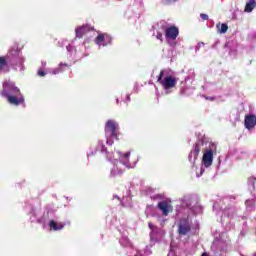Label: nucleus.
<instances>
[{"mask_svg": "<svg viewBox=\"0 0 256 256\" xmlns=\"http://www.w3.org/2000/svg\"><path fill=\"white\" fill-rule=\"evenodd\" d=\"M1 97H5L10 105L19 107L22 103H25V98L21 94V90L15 86L4 84L3 89L0 91Z\"/></svg>", "mask_w": 256, "mask_h": 256, "instance_id": "nucleus-1", "label": "nucleus"}, {"mask_svg": "<svg viewBox=\"0 0 256 256\" xmlns=\"http://www.w3.org/2000/svg\"><path fill=\"white\" fill-rule=\"evenodd\" d=\"M131 152L120 154L119 162L116 163L110 173V177H121L127 169H131V162H129Z\"/></svg>", "mask_w": 256, "mask_h": 256, "instance_id": "nucleus-2", "label": "nucleus"}, {"mask_svg": "<svg viewBox=\"0 0 256 256\" xmlns=\"http://www.w3.org/2000/svg\"><path fill=\"white\" fill-rule=\"evenodd\" d=\"M163 77H165V70H161L160 74L158 76L157 82L160 83V85H162V87L164 89H173V87H176L177 85V79L174 78L171 75L166 76L164 79Z\"/></svg>", "mask_w": 256, "mask_h": 256, "instance_id": "nucleus-3", "label": "nucleus"}, {"mask_svg": "<svg viewBox=\"0 0 256 256\" xmlns=\"http://www.w3.org/2000/svg\"><path fill=\"white\" fill-rule=\"evenodd\" d=\"M119 129V124L114 120H108L105 125V133H110V137H114V139L119 140V134L117 132Z\"/></svg>", "mask_w": 256, "mask_h": 256, "instance_id": "nucleus-4", "label": "nucleus"}, {"mask_svg": "<svg viewBox=\"0 0 256 256\" xmlns=\"http://www.w3.org/2000/svg\"><path fill=\"white\" fill-rule=\"evenodd\" d=\"M177 233L181 237H185V235H189V233H191V224L189 223V220L186 218H182L180 220Z\"/></svg>", "mask_w": 256, "mask_h": 256, "instance_id": "nucleus-5", "label": "nucleus"}, {"mask_svg": "<svg viewBox=\"0 0 256 256\" xmlns=\"http://www.w3.org/2000/svg\"><path fill=\"white\" fill-rule=\"evenodd\" d=\"M157 207L159 211L162 212V215H164V217H167L170 213L173 212V205H171L170 202L167 200L158 202Z\"/></svg>", "mask_w": 256, "mask_h": 256, "instance_id": "nucleus-6", "label": "nucleus"}, {"mask_svg": "<svg viewBox=\"0 0 256 256\" xmlns=\"http://www.w3.org/2000/svg\"><path fill=\"white\" fill-rule=\"evenodd\" d=\"M90 31H94V28L89 24L79 26L75 29L76 37L78 39H83V35H87V33H90Z\"/></svg>", "mask_w": 256, "mask_h": 256, "instance_id": "nucleus-7", "label": "nucleus"}, {"mask_svg": "<svg viewBox=\"0 0 256 256\" xmlns=\"http://www.w3.org/2000/svg\"><path fill=\"white\" fill-rule=\"evenodd\" d=\"M165 37L170 41H175L179 37V28L176 26H170L165 29Z\"/></svg>", "mask_w": 256, "mask_h": 256, "instance_id": "nucleus-8", "label": "nucleus"}, {"mask_svg": "<svg viewBox=\"0 0 256 256\" xmlns=\"http://www.w3.org/2000/svg\"><path fill=\"white\" fill-rule=\"evenodd\" d=\"M203 147V142L198 141L193 145V149L191 150L189 154V159L192 157L194 158V161H197V158L199 157V154L201 153V149Z\"/></svg>", "mask_w": 256, "mask_h": 256, "instance_id": "nucleus-9", "label": "nucleus"}, {"mask_svg": "<svg viewBox=\"0 0 256 256\" xmlns=\"http://www.w3.org/2000/svg\"><path fill=\"white\" fill-rule=\"evenodd\" d=\"M204 167H211L213 165V150H206L202 157Z\"/></svg>", "mask_w": 256, "mask_h": 256, "instance_id": "nucleus-10", "label": "nucleus"}, {"mask_svg": "<svg viewBox=\"0 0 256 256\" xmlns=\"http://www.w3.org/2000/svg\"><path fill=\"white\" fill-rule=\"evenodd\" d=\"M244 125L248 130L254 129L256 125V116L253 114L246 115Z\"/></svg>", "mask_w": 256, "mask_h": 256, "instance_id": "nucleus-11", "label": "nucleus"}, {"mask_svg": "<svg viewBox=\"0 0 256 256\" xmlns=\"http://www.w3.org/2000/svg\"><path fill=\"white\" fill-rule=\"evenodd\" d=\"M49 227H50V229H53V231H61V229H63V227H65V224L57 223V222H55V220H51L49 222Z\"/></svg>", "mask_w": 256, "mask_h": 256, "instance_id": "nucleus-12", "label": "nucleus"}, {"mask_svg": "<svg viewBox=\"0 0 256 256\" xmlns=\"http://www.w3.org/2000/svg\"><path fill=\"white\" fill-rule=\"evenodd\" d=\"M256 7V2L255 0H249L247 3H246V6H245V9L244 11L246 13H251V11H253V9H255Z\"/></svg>", "mask_w": 256, "mask_h": 256, "instance_id": "nucleus-13", "label": "nucleus"}, {"mask_svg": "<svg viewBox=\"0 0 256 256\" xmlns=\"http://www.w3.org/2000/svg\"><path fill=\"white\" fill-rule=\"evenodd\" d=\"M7 67H9V64L7 63V58L5 56H0V73Z\"/></svg>", "mask_w": 256, "mask_h": 256, "instance_id": "nucleus-14", "label": "nucleus"}, {"mask_svg": "<svg viewBox=\"0 0 256 256\" xmlns=\"http://www.w3.org/2000/svg\"><path fill=\"white\" fill-rule=\"evenodd\" d=\"M109 37L107 34H99L96 38H95V43L96 45H101L103 43V41H105V38Z\"/></svg>", "mask_w": 256, "mask_h": 256, "instance_id": "nucleus-15", "label": "nucleus"}, {"mask_svg": "<svg viewBox=\"0 0 256 256\" xmlns=\"http://www.w3.org/2000/svg\"><path fill=\"white\" fill-rule=\"evenodd\" d=\"M227 31H229V26H227V24L225 23L221 24L219 33L223 34V33H226Z\"/></svg>", "mask_w": 256, "mask_h": 256, "instance_id": "nucleus-16", "label": "nucleus"}, {"mask_svg": "<svg viewBox=\"0 0 256 256\" xmlns=\"http://www.w3.org/2000/svg\"><path fill=\"white\" fill-rule=\"evenodd\" d=\"M200 17L203 21H208L209 20V16L207 14H200Z\"/></svg>", "mask_w": 256, "mask_h": 256, "instance_id": "nucleus-17", "label": "nucleus"}, {"mask_svg": "<svg viewBox=\"0 0 256 256\" xmlns=\"http://www.w3.org/2000/svg\"><path fill=\"white\" fill-rule=\"evenodd\" d=\"M98 147L100 148L101 151H105V149H107L105 145H103V143L101 142L98 143Z\"/></svg>", "mask_w": 256, "mask_h": 256, "instance_id": "nucleus-18", "label": "nucleus"}, {"mask_svg": "<svg viewBox=\"0 0 256 256\" xmlns=\"http://www.w3.org/2000/svg\"><path fill=\"white\" fill-rule=\"evenodd\" d=\"M148 227H149V229H151V231H155V229H156L155 225L152 224V222L148 223Z\"/></svg>", "mask_w": 256, "mask_h": 256, "instance_id": "nucleus-19", "label": "nucleus"}, {"mask_svg": "<svg viewBox=\"0 0 256 256\" xmlns=\"http://www.w3.org/2000/svg\"><path fill=\"white\" fill-rule=\"evenodd\" d=\"M156 38L159 40V41H163V34L162 33H158L156 35Z\"/></svg>", "mask_w": 256, "mask_h": 256, "instance_id": "nucleus-20", "label": "nucleus"}, {"mask_svg": "<svg viewBox=\"0 0 256 256\" xmlns=\"http://www.w3.org/2000/svg\"><path fill=\"white\" fill-rule=\"evenodd\" d=\"M38 75H39V77H45L46 73L43 70H39Z\"/></svg>", "mask_w": 256, "mask_h": 256, "instance_id": "nucleus-21", "label": "nucleus"}, {"mask_svg": "<svg viewBox=\"0 0 256 256\" xmlns=\"http://www.w3.org/2000/svg\"><path fill=\"white\" fill-rule=\"evenodd\" d=\"M10 53H11V55H18L19 52L17 50L11 49Z\"/></svg>", "mask_w": 256, "mask_h": 256, "instance_id": "nucleus-22", "label": "nucleus"}, {"mask_svg": "<svg viewBox=\"0 0 256 256\" xmlns=\"http://www.w3.org/2000/svg\"><path fill=\"white\" fill-rule=\"evenodd\" d=\"M201 256H209L207 252H203Z\"/></svg>", "mask_w": 256, "mask_h": 256, "instance_id": "nucleus-23", "label": "nucleus"}, {"mask_svg": "<svg viewBox=\"0 0 256 256\" xmlns=\"http://www.w3.org/2000/svg\"><path fill=\"white\" fill-rule=\"evenodd\" d=\"M57 73H59V70L54 71V75H57Z\"/></svg>", "mask_w": 256, "mask_h": 256, "instance_id": "nucleus-24", "label": "nucleus"}, {"mask_svg": "<svg viewBox=\"0 0 256 256\" xmlns=\"http://www.w3.org/2000/svg\"><path fill=\"white\" fill-rule=\"evenodd\" d=\"M128 101H131V96L127 95Z\"/></svg>", "mask_w": 256, "mask_h": 256, "instance_id": "nucleus-25", "label": "nucleus"}, {"mask_svg": "<svg viewBox=\"0 0 256 256\" xmlns=\"http://www.w3.org/2000/svg\"><path fill=\"white\" fill-rule=\"evenodd\" d=\"M206 99H208V100H210V101H213V98H207V97H206Z\"/></svg>", "mask_w": 256, "mask_h": 256, "instance_id": "nucleus-26", "label": "nucleus"}, {"mask_svg": "<svg viewBox=\"0 0 256 256\" xmlns=\"http://www.w3.org/2000/svg\"><path fill=\"white\" fill-rule=\"evenodd\" d=\"M254 256H256V253L254 254Z\"/></svg>", "mask_w": 256, "mask_h": 256, "instance_id": "nucleus-27", "label": "nucleus"}]
</instances>
